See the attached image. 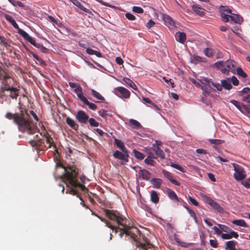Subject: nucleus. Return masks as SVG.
Instances as JSON below:
<instances>
[{"instance_id": "nucleus-19", "label": "nucleus", "mask_w": 250, "mask_h": 250, "mask_svg": "<svg viewBox=\"0 0 250 250\" xmlns=\"http://www.w3.org/2000/svg\"><path fill=\"white\" fill-rule=\"evenodd\" d=\"M163 173L165 177L168 179L173 184L178 186H180V183L172 178V174L170 172L166 170H163Z\"/></svg>"}, {"instance_id": "nucleus-51", "label": "nucleus", "mask_w": 250, "mask_h": 250, "mask_svg": "<svg viewBox=\"0 0 250 250\" xmlns=\"http://www.w3.org/2000/svg\"><path fill=\"white\" fill-rule=\"evenodd\" d=\"M132 11L135 13L139 14L143 13L144 12V10L142 7L135 6L132 7Z\"/></svg>"}, {"instance_id": "nucleus-53", "label": "nucleus", "mask_w": 250, "mask_h": 250, "mask_svg": "<svg viewBox=\"0 0 250 250\" xmlns=\"http://www.w3.org/2000/svg\"><path fill=\"white\" fill-rule=\"evenodd\" d=\"M171 166L172 167L175 168L180 170L181 172H185L184 168L183 167H182L181 166H180L177 164H171Z\"/></svg>"}, {"instance_id": "nucleus-57", "label": "nucleus", "mask_w": 250, "mask_h": 250, "mask_svg": "<svg viewBox=\"0 0 250 250\" xmlns=\"http://www.w3.org/2000/svg\"><path fill=\"white\" fill-rule=\"evenodd\" d=\"M126 18L130 21H134L136 19L135 17L130 13H127L125 14Z\"/></svg>"}, {"instance_id": "nucleus-23", "label": "nucleus", "mask_w": 250, "mask_h": 250, "mask_svg": "<svg viewBox=\"0 0 250 250\" xmlns=\"http://www.w3.org/2000/svg\"><path fill=\"white\" fill-rule=\"evenodd\" d=\"M66 123L69 126L74 130H77L78 129L79 127V125L71 118L69 117H67L66 118Z\"/></svg>"}, {"instance_id": "nucleus-13", "label": "nucleus", "mask_w": 250, "mask_h": 250, "mask_svg": "<svg viewBox=\"0 0 250 250\" xmlns=\"http://www.w3.org/2000/svg\"><path fill=\"white\" fill-rule=\"evenodd\" d=\"M206 202L212 207L215 210L219 212H223L224 209L217 202H215L213 200L209 197H207Z\"/></svg>"}, {"instance_id": "nucleus-30", "label": "nucleus", "mask_w": 250, "mask_h": 250, "mask_svg": "<svg viewBox=\"0 0 250 250\" xmlns=\"http://www.w3.org/2000/svg\"><path fill=\"white\" fill-rule=\"evenodd\" d=\"M153 146V150L155 152L156 155L161 159H164L165 155L164 151L160 149L159 146H155V145Z\"/></svg>"}, {"instance_id": "nucleus-5", "label": "nucleus", "mask_w": 250, "mask_h": 250, "mask_svg": "<svg viewBox=\"0 0 250 250\" xmlns=\"http://www.w3.org/2000/svg\"><path fill=\"white\" fill-rule=\"evenodd\" d=\"M215 65L222 73L229 75V71L233 73H235L238 64L234 60H228L225 62L218 61L215 63Z\"/></svg>"}, {"instance_id": "nucleus-9", "label": "nucleus", "mask_w": 250, "mask_h": 250, "mask_svg": "<svg viewBox=\"0 0 250 250\" xmlns=\"http://www.w3.org/2000/svg\"><path fill=\"white\" fill-rule=\"evenodd\" d=\"M234 177L236 180H242L246 177L245 171L242 167L236 165L234 166Z\"/></svg>"}, {"instance_id": "nucleus-62", "label": "nucleus", "mask_w": 250, "mask_h": 250, "mask_svg": "<svg viewBox=\"0 0 250 250\" xmlns=\"http://www.w3.org/2000/svg\"><path fill=\"white\" fill-rule=\"evenodd\" d=\"M221 237L223 239H231V235H230V233H222Z\"/></svg>"}, {"instance_id": "nucleus-32", "label": "nucleus", "mask_w": 250, "mask_h": 250, "mask_svg": "<svg viewBox=\"0 0 250 250\" xmlns=\"http://www.w3.org/2000/svg\"><path fill=\"white\" fill-rule=\"evenodd\" d=\"M151 201L153 203L156 204L159 202V198L158 197L157 192L155 190H152L150 195Z\"/></svg>"}, {"instance_id": "nucleus-27", "label": "nucleus", "mask_w": 250, "mask_h": 250, "mask_svg": "<svg viewBox=\"0 0 250 250\" xmlns=\"http://www.w3.org/2000/svg\"><path fill=\"white\" fill-rule=\"evenodd\" d=\"M122 81L123 83L126 84L135 90L137 89V88L136 84L130 79L126 77H124Z\"/></svg>"}, {"instance_id": "nucleus-12", "label": "nucleus", "mask_w": 250, "mask_h": 250, "mask_svg": "<svg viewBox=\"0 0 250 250\" xmlns=\"http://www.w3.org/2000/svg\"><path fill=\"white\" fill-rule=\"evenodd\" d=\"M114 90L115 94L119 96H120L119 94H120L122 97L124 98L127 99L130 97V92L123 87H117L114 89Z\"/></svg>"}, {"instance_id": "nucleus-45", "label": "nucleus", "mask_w": 250, "mask_h": 250, "mask_svg": "<svg viewBox=\"0 0 250 250\" xmlns=\"http://www.w3.org/2000/svg\"><path fill=\"white\" fill-rule=\"evenodd\" d=\"M88 121L91 126L98 127L99 125V123L93 118L88 119Z\"/></svg>"}, {"instance_id": "nucleus-36", "label": "nucleus", "mask_w": 250, "mask_h": 250, "mask_svg": "<svg viewBox=\"0 0 250 250\" xmlns=\"http://www.w3.org/2000/svg\"><path fill=\"white\" fill-rule=\"evenodd\" d=\"M91 94L98 100H99L101 101H104L105 100V99L103 96H102L99 92L94 89L91 90Z\"/></svg>"}, {"instance_id": "nucleus-56", "label": "nucleus", "mask_w": 250, "mask_h": 250, "mask_svg": "<svg viewBox=\"0 0 250 250\" xmlns=\"http://www.w3.org/2000/svg\"><path fill=\"white\" fill-rule=\"evenodd\" d=\"M143 100H144V101H145V102L147 103H148V104H152L153 106H154L156 109H159V108L158 107V106L157 105H156L155 104H154V103H152V102H151V101L147 98H146V97H143Z\"/></svg>"}, {"instance_id": "nucleus-3", "label": "nucleus", "mask_w": 250, "mask_h": 250, "mask_svg": "<svg viewBox=\"0 0 250 250\" xmlns=\"http://www.w3.org/2000/svg\"><path fill=\"white\" fill-rule=\"evenodd\" d=\"M64 169V173L61 178L65 182L67 187L68 184L74 188H80L83 191H87V188L83 185L80 184L77 179L79 172L78 168L75 165H68L66 167L62 166L61 164L58 165Z\"/></svg>"}, {"instance_id": "nucleus-63", "label": "nucleus", "mask_w": 250, "mask_h": 250, "mask_svg": "<svg viewBox=\"0 0 250 250\" xmlns=\"http://www.w3.org/2000/svg\"><path fill=\"white\" fill-rule=\"evenodd\" d=\"M242 183L246 188H250V179L248 180L243 181Z\"/></svg>"}, {"instance_id": "nucleus-34", "label": "nucleus", "mask_w": 250, "mask_h": 250, "mask_svg": "<svg viewBox=\"0 0 250 250\" xmlns=\"http://www.w3.org/2000/svg\"><path fill=\"white\" fill-rule=\"evenodd\" d=\"M86 53L89 55H95L98 57H102V54L100 52H98L96 50H93L92 49L88 48L86 49Z\"/></svg>"}, {"instance_id": "nucleus-18", "label": "nucleus", "mask_w": 250, "mask_h": 250, "mask_svg": "<svg viewBox=\"0 0 250 250\" xmlns=\"http://www.w3.org/2000/svg\"><path fill=\"white\" fill-rule=\"evenodd\" d=\"M203 81V82H201L202 85L201 86V88L206 91L209 90L211 88L210 85V83L211 82V80L207 78H204Z\"/></svg>"}, {"instance_id": "nucleus-46", "label": "nucleus", "mask_w": 250, "mask_h": 250, "mask_svg": "<svg viewBox=\"0 0 250 250\" xmlns=\"http://www.w3.org/2000/svg\"><path fill=\"white\" fill-rule=\"evenodd\" d=\"M144 162L146 164L152 166H154V164H155V161L153 160V159L150 158L149 156H147Z\"/></svg>"}, {"instance_id": "nucleus-17", "label": "nucleus", "mask_w": 250, "mask_h": 250, "mask_svg": "<svg viewBox=\"0 0 250 250\" xmlns=\"http://www.w3.org/2000/svg\"><path fill=\"white\" fill-rule=\"evenodd\" d=\"M192 8L194 13L200 16H203L205 14V9L201 7L199 4H195L192 5Z\"/></svg>"}, {"instance_id": "nucleus-41", "label": "nucleus", "mask_w": 250, "mask_h": 250, "mask_svg": "<svg viewBox=\"0 0 250 250\" xmlns=\"http://www.w3.org/2000/svg\"><path fill=\"white\" fill-rule=\"evenodd\" d=\"M43 137H45L46 143L48 144L49 147H51L52 144L53 143L52 138L46 132L44 133Z\"/></svg>"}, {"instance_id": "nucleus-42", "label": "nucleus", "mask_w": 250, "mask_h": 250, "mask_svg": "<svg viewBox=\"0 0 250 250\" xmlns=\"http://www.w3.org/2000/svg\"><path fill=\"white\" fill-rule=\"evenodd\" d=\"M242 112H246L250 115V105H242L239 108Z\"/></svg>"}, {"instance_id": "nucleus-61", "label": "nucleus", "mask_w": 250, "mask_h": 250, "mask_svg": "<svg viewBox=\"0 0 250 250\" xmlns=\"http://www.w3.org/2000/svg\"><path fill=\"white\" fill-rule=\"evenodd\" d=\"M191 82L196 86L201 88V86L202 85V82H203V79L201 80L198 81H196V80H195L194 79H192L191 80Z\"/></svg>"}, {"instance_id": "nucleus-47", "label": "nucleus", "mask_w": 250, "mask_h": 250, "mask_svg": "<svg viewBox=\"0 0 250 250\" xmlns=\"http://www.w3.org/2000/svg\"><path fill=\"white\" fill-rule=\"evenodd\" d=\"M225 12H226L227 14H232L231 10L227 6H221L220 7V13L221 14V12L225 13Z\"/></svg>"}, {"instance_id": "nucleus-38", "label": "nucleus", "mask_w": 250, "mask_h": 250, "mask_svg": "<svg viewBox=\"0 0 250 250\" xmlns=\"http://www.w3.org/2000/svg\"><path fill=\"white\" fill-rule=\"evenodd\" d=\"M232 223L237 226L247 227V224L245 221L243 219L234 220Z\"/></svg>"}, {"instance_id": "nucleus-43", "label": "nucleus", "mask_w": 250, "mask_h": 250, "mask_svg": "<svg viewBox=\"0 0 250 250\" xmlns=\"http://www.w3.org/2000/svg\"><path fill=\"white\" fill-rule=\"evenodd\" d=\"M129 123L135 128L139 129L142 127L141 124L137 121L134 119H130L129 120Z\"/></svg>"}, {"instance_id": "nucleus-49", "label": "nucleus", "mask_w": 250, "mask_h": 250, "mask_svg": "<svg viewBox=\"0 0 250 250\" xmlns=\"http://www.w3.org/2000/svg\"><path fill=\"white\" fill-rule=\"evenodd\" d=\"M204 53L206 56L208 57H211L213 56V51L211 49L206 48L204 50Z\"/></svg>"}, {"instance_id": "nucleus-4", "label": "nucleus", "mask_w": 250, "mask_h": 250, "mask_svg": "<svg viewBox=\"0 0 250 250\" xmlns=\"http://www.w3.org/2000/svg\"><path fill=\"white\" fill-rule=\"evenodd\" d=\"M0 81H1V87L0 92L3 93L5 91L9 90H15L14 86L16 84L15 80L11 77L6 68H3L0 65Z\"/></svg>"}, {"instance_id": "nucleus-26", "label": "nucleus", "mask_w": 250, "mask_h": 250, "mask_svg": "<svg viewBox=\"0 0 250 250\" xmlns=\"http://www.w3.org/2000/svg\"><path fill=\"white\" fill-rule=\"evenodd\" d=\"M66 193H69L70 194H72L73 195H77V196L80 198V199L82 201L81 204L83 205V206L86 208H87V207L83 203V201L82 198L81 197H80L79 195H77V191L71 188H69L68 189H67L66 191Z\"/></svg>"}, {"instance_id": "nucleus-59", "label": "nucleus", "mask_w": 250, "mask_h": 250, "mask_svg": "<svg viewBox=\"0 0 250 250\" xmlns=\"http://www.w3.org/2000/svg\"><path fill=\"white\" fill-rule=\"evenodd\" d=\"M211 83L212 85H213L218 90L221 91L222 89V84H221L219 83H215L211 81Z\"/></svg>"}, {"instance_id": "nucleus-58", "label": "nucleus", "mask_w": 250, "mask_h": 250, "mask_svg": "<svg viewBox=\"0 0 250 250\" xmlns=\"http://www.w3.org/2000/svg\"><path fill=\"white\" fill-rule=\"evenodd\" d=\"M210 245L214 248H216L218 247V244L216 239L213 240L211 239L209 240Z\"/></svg>"}, {"instance_id": "nucleus-8", "label": "nucleus", "mask_w": 250, "mask_h": 250, "mask_svg": "<svg viewBox=\"0 0 250 250\" xmlns=\"http://www.w3.org/2000/svg\"><path fill=\"white\" fill-rule=\"evenodd\" d=\"M113 156L115 158L122 160V165L128 162L129 155L127 149L121 151L117 150L114 152Z\"/></svg>"}, {"instance_id": "nucleus-10", "label": "nucleus", "mask_w": 250, "mask_h": 250, "mask_svg": "<svg viewBox=\"0 0 250 250\" xmlns=\"http://www.w3.org/2000/svg\"><path fill=\"white\" fill-rule=\"evenodd\" d=\"M29 143L32 146L35 147L37 149H41V147L44 144V140L39 137L38 135H36Z\"/></svg>"}, {"instance_id": "nucleus-33", "label": "nucleus", "mask_w": 250, "mask_h": 250, "mask_svg": "<svg viewBox=\"0 0 250 250\" xmlns=\"http://www.w3.org/2000/svg\"><path fill=\"white\" fill-rule=\"evenodd\" d=\"M14 89L15 90H9L8 91H10V93L9 94V96L14 99H17L18 96H19V92L20 91L19 88L14 87Z\"/></svg>"}, {"instance_id": "nucleus-39", "label": "nucleus", "mask_w": 250, "mask_h": 250, "mask_svg": "<svg viewBox=\"0 0 250 250\" xmlns=\"http://www.w3.org/2000/svg\"><path fill=\"white\" fill-rule=\"evenodd\" d=\"M167 194L168 197L172 200H175L177 201H178V198L176 195V194L172 191V190L168 189L167 190Z\"/></svg>"}, {"instance_id": "nucleus-25", "label": "nucleus", "mask_w": 250, "mask_h": 250, "mask_svg": "<svg viewBox=\"0 0 250 250\" xmlns=\"http://www.w3.org/2000/svg\"><path fill=\"white\" fill-rule=\"evenodd\" d=\"M73 4L79 7L80 9L86 13H90V10L86 8L82 3L77 0H69Z\"/></svg>"}, {"instance_id": "nucleus-52", "label": "nucleus", "mask_w": 250, "mask_h": 250, "mask_svg": "<svg viewBox=\"0 0 250 250\" xmlns=\"http://www.w3.org/2000/svg\"><path fill=\"white\" fill-rule=\"evenodd\" d=\"M99 114L103 118H106L107 116H109V114L107 113V111L104 110V109H100L98 111Z\"/></svg>"}, {"instance_id": "nucleus-20", "label": "nucleus", "mask_w": 250, "mask_h": 250, "mask_svg": "<svg viewBox=\"0 0 250 250\" xmlns=\"http://www.w3.org/2000/svg\"><path fill=\"white\" fill-rule=\"evenodd\" d=\"M4 18L7 21H8L16 29L18 30V33L19 34V30H22L21 29L18 24L17 23L14 19L9 15L5 14Z\"/></svg>"}, {"instance_id": "nucleus-37", "label": "nucleus", "mask_w": 250, "mask_h": 250, "mask_svg": "<svg viewBox=\"0 0 250 250\" xmlns=\"http://www.w3.org/2000/svg\"><path fill=\"white\" fill-rule=\"evenodd\" d=\"M133 152L134 154V156L136 158H137L138 160H142L144 159L145 157V155L144 154L141 153V152L135 149H134L133 150Z\"/></svg>"}, {"instance_id": "nucleus-50", "label": "nucleus", "mask_w": 250, "mask_h": 250, "mask_svg": "<svg viewBox=\"0 0 250 250\" xmlns=\"http://www.w3.org/2000/svg\"><path fill=\"white\" fill-rule=\"evenodd\" d=\"M186 208L187 209L191 217H192L194 219L196 222H197V218L195 213L188 207H187Z\"/></svg>"}, {"instance_id": "nucleus-44", "label": "nucleus", "mask_w": 250, "mask_h": 250, "mask_svg": "<svg viewBox=\"0 0 250 250\" xmlns=\"http://www.w3.org/2000/svg\"><path fill=\"white\" fill-rule=\"evenodd\" d=\"M208 142L211 144H214L217 146H218L219 145H221V144L223 143L224 142V141L219 139H209L208 140Z\"/></svg>"}, {"instance_id": "nucleus-21", "label": "nucleus", "mask_w": 250, "mask_h": 250, "mask_svg": "<svg viewBox=\"0 0 250 250\" xmlns=\"http://www.w3.org/2000/svg\"><path fill=\"white\" fill-rule=\"evenodd\" d=\"M237 242L234 240L227 241L225 243L226 250H237L236 246Z\"/></svg>"}, {"instance_id": "nucleus-7", "label": "nucleus", "mask_w": 250, "mask_h": 250, "mask_svg": "<svg viewBox=\"0 0 250 250\" xmlns=\"http://www.w3.org/2000/svg\"><path fill=\"white\" fill-rule=\"evenodd\" d=\"M221 16L223 21L225 22H228L230 20V22L241 24L243 21L242 17L236 14H232L231 15H229L227 14L221 12Z\"/></svg>"}, {"instance_id": "nucleus-60", "label": "nucleus", "mask_w": 250, "mask_h": 250, "mask_svg": "<svg viewBox=\"0 0 250 250\" xmlns=\"http://www.w3.org/2000/svg\"><path fill=\"white\" fill-rule=\"evenodd\" d=\"M0 44L6 46L8 45L7 40L4 37L0 36Z\"/></svg>"}, {"instance_id": "nucleus-35", "label": "nucleus", "mask_w": 250, "mask_h": 250, "mask_svg": "<svg viewBox=\"0 0 250 250\" xmlns=\"http://www.w3.org/2000/svg\"><path fill=\"white\" fill-rule=\"evenodd\" d=\"M114 144L116 145V146L118 147L121 150H125V149H127L125 148L124 143L118 139H114Z\"/></svg>"}, {"instance_id": "nucleus-28", "label": "nucleus", "mask_w": 250, "mask_h": 250, "mask_svg": "<svg viewBox=\"0 0 250 250\" xmlns=\"http://www.w3.org/2000/svg\"><path fill=\"white\" fill-rule=\"evenodd\" d=\"M151 184L156 188H160L162 184V180L160 178H153L150 180Z\"/></svg>"}, {"instance_id": "nucleus-31", "label": "nucleus", "mask_w": 250, "mask_h": 250, "mask_svg": "<svg viewBox=\"0 0 250 250\" xmlns=\"http://www.w3.org/2000/svg\"><path fill=\"white\" fill-rule=\"evenodd\" d=\"M82 102L84 104L87 105L91 110H95L97 108V106L95 104L89 102L86 98L83 99Z\"/></svg>"}, {"instance_id": "nucleus-1", "label": "nucleus", "mask_w": 250, "mask_h": 250, "mask_svg": "<svg viewBox=\"0 0 250 250\" xmlns=\"http://www.w3.org/2000/svg\"><path fill=\"white\" fill-rule=\"evenodd\" d=\"M101 220L106 224V226L109 228L112 229L113 232L114 231L115 233L119 232V236L122 238L124 234L126 236H130L134 240V245L137 247L136 250H147L151 249L153 245L150 243L147 238L144 237L141 233L140 230L136 227H130L127 226L126 225L124 226V228L121 229L118 227L113 225L108 221L99 217Z\"/></svg>"}, {"instance_id": "nucleus-55", "label": "nucleus", "mask_w": 250, "mask_h": 250, "mask_svg": "<svg viewBox=\"0 0 250 250\" xmlns=\"http://www.w3.org/2000/svg\"><path fill=\"white\" fill-rule=\"evenodd\" d=\"M230 80H231V83H232L234 85L237 86L239 84V81L234 76H233L230 78Z\"/></svg>"}, {"instance_id": "nucleus-6", "label": "nucleus", "mask_w": 250, "mask_h": 250, "mask_svg": "<svg viewBox=\"0 0 250 250\" xmlns=\"http://www.w3.org/2000/svg\"><path fill=\"white\" fill-rule=\"evenodd\" d=\"M104 213L105 216L110 220L116 223L118 225L125 226L126 218L117 210L105 209Z\"/></svg>"}, {"instance_id": "nucleus-40", "label": "nucleus", "mask_w": 250, "mask_h": 250, "mask_svg": "<svg viewBox=\"0 0 250 250\" xmlns=\"http://www.w3.org/2000/svg\"><path fill=\"white\" fill-rule=\"evenodd\" d=\"M237 74L239 77L245 78L247 77V74L243 71L241 67H237L236 69Z\"/></svg>"}, {"instance_id": "nucleus-2", "label": "nucleus", "mask_w": 250, "mask_h": 250, "mask_svg": "<svg viewBox=\"0 0 250 250\" xmlns=\"http://www.w3.org/2000/svg\"><path fill=\"white\" fill-rule=\"evenodd\" d=\"M30 114L36 122L39 121V118L33 110H27L20 107V112L12 113L7 112L5 117L9 120H13V123L18 126V129L21 132H27L29 134H33L39 131L36 125H34L30 120Z\"/></svg>"}, {"instance_id": "nucleus-11", "label": "nucleus", "mask_w": 250, "mask_h": 250, "mask_svg": "<svg viewBox=\"0 0 250 250\" xmlns=\"http://www.w3.org/2000/svg\"><path fill=\"white\" fill-rule=\"evenodd\" d=\"M76 118L80 123L85 124L88 121L89 116L84 111L79 110L76 115Z\"/></svg>"}, {"instance_id": "nucleus-48", "label": "nucleus", "mask_w": 250, "mask_h": 250, "mask_svg": "<svg viewBox=\"0 0 250 250\" xmlns=\"http://www.w3.org/2000/svg\"><path fill=\"white\" fill-rule=\"evenodd\" d=\"M191 59H192L191 62H192L195 63L194 62V61L200 62H204V60L205 59V58H202V57H200V56H197V55H194L192 56Z\"/></svg>"}, {"instance_id": "nucleus-54", "label": "nucleus", "mask_w": 250, "mask_h": 250, "mask_svg": "<svg viewBox=\"0 0 250 250\" xmlns=\"http://www.w3.org/2000/svg\"><path fill=\"white\" fill-rule=\"evenodd\" d=\"M220 229H221L223 231L226 232H228L230 229L228 227L221 224H218V225Z\"/></svg>"}, {"instance_id": "nucleus-29", "label": "nucleus", "mask_w": 250, "mask_h": 250, "mask_svg": "<svg viewBox=\"0 0 250 250\" xmlns=\"http://www.w3.org/2000/svg\"><path fill=\"white\" fill-rule=\"evenodd\" d=\"M74 92L77 94L78 98L82 101L83 99H84L86 97H85L83 94V88L80 86H78V87H76L74 90Z\"/></svg>"}, {"instance_id": "nucleus-15", "label": "nucleus", "mask_w": 250, "mask_h": 250, "mask_svg": "<svg viewBox=\"0 0 250 250\" xmlns=\"http://www.w3.org/2000/svg\"><path fill=\"white\" fill-rule=\"evenodd\" d=\"M139 178L145 181H148L151 177V173L146 169H141L139 171Z\"/></svg>"}, {"instance_id": "nucleus-14", "label": "nucleus", "mask_w": 250, "mask_h": 250, "mask_svg": "<svg viewBox=\"0 0 250 250\" xmlns=\"http://www.w3.org/2000/svg\"><path fill=\"white\" fill-rule=\"evenodd\" d=\"M162 17L165 24L168 28H172L175 27V22L171 17L167 14H163Z\"/></svg>"}, {"instance_id": "nucleus-22", "label": "nucleus", "mask_w": 250, "mask_h": 250, "mask_svg": "<svg viewBox=\"0 0 250 250\" xmlns=\"http://www.w3.org/2000/svg\"><path fill=\"white\" fill-rule=\"evenodd\" d=\"M175 37L176 41L181 43H184L186 40V34L184 32H176Z\"/></svg>"}, {"instance_id": "nucleus-16", "label": "nucleus", "mask_w": 250, "mask_h": 250, "mask_svg": "<svg viewBox=\"0 0 250 250\" xmlns=\"http://www.w3.org/2000/svg\"><path fill=\"white\" fill-rule=\"evenodd\" d=\"M19 34L26 41L29 42L32 45L34 46L36 43L35 40L30 36L28 33H27L23 30H19Z\"/></svg>"}, {"instance_id": "nucleus-64", "label": "nucleus", "mask_w": 250, "mask_h": 250, "mask_svg": "<svg viewBox=\"0 0 250 250\" xmlns=\"http://www.w3.org/2000/svg\"><path fill=\"white\" fill-rule=\"evenodd\" d=\"M242 100L244 102L250 103V94H248L247 96H244L242 98Z\"/></svg>"}, {"instance_id": "nucleus-24", "label": "nucleus", "mask_w": 250, "mask_h": 250, "mask_svg": "<svg viewBox=\"0 0 250 250\" xmlns=\"http://www.w3.org/2000/svg\"><path fill=\"white\" fill-rule=\"evenodd\" d=\"M221 83L222 84V87L227 90H230L232 88V85L231 84V80L230 78H227L225 80H222Z\"/></svg>"}]
</instances>
